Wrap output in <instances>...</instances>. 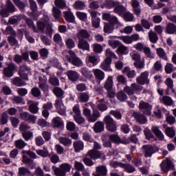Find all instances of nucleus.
<instances>
[{
	"instance_id": "39448f33",
	"label": "nucleus",
	"mask_w": 176,
	"mask_h": 176,
	"mask_svg": "<svg viewBox=\"0 0 176 176\" xmlns=\"http://www.w3.org/2000/svg\"><path fill=\"white\" fill-rule=\"evenodd\" d=\"M103 122L104 124H106V128L108 131L115 133L117 129L116 122L113 118H112V117H111V116H106L103 119Z\"/></svg>"
},
{
	"instance_id": "f3484780",
	"label": "nucleus",
	"mask_w": 176,
	"mask_h": 176,
	"mask_svg": "<svg viewBox=\"0 0 176 176\" xmlns=\"http://www.w3.org/2000/svg\"><path fill=\"white\" fill-rule=\"evenodd\" d=\"M49 21H50V19L49 16H45L43 21L37 22L38 29L36 30H38V32H39V31H41V32H43L46 25H49Z\"/></svg>"
},
{
	"instance_id": "b1692460",
	"label": "nucleus",
	"mask_w": 176,
	"mask_h": 176,
	"mask_svg": "<svg viewBox=\"0 0 176 176\" xmlns=\"http://www.w3.org/2000/svg\"><path fill=\"white\" fill-rule=\"evenodd\" d=\"M151 131L153 133V134H155L157 138L159 139L160 141H163V140H164V135L163 134V132L160 131L159 126H152Z\"/></svg>"
},
{
	"instance_id": "4c0bfd02",
	"label": "nucleus",
	"mask_w": 176,
	"mask_h": 176,
	"mask_svg": "<svg viewBox=\"0 0 176 176\" xmlns=\"http://www.w3.org/2000/svg\"><path fill=\"white\" fill-rule=\"evenodd\" d=\"M166 34H169L170 35L175 34L176 25L173 23H168L166 27Z\"/></svg>"
},
{
	"instance_id": "a211bd4d",
	"label": "nucleus",
	"mask_w": 176,
	"mask_h": 176,
	"mask_svg": "<svg viewBox=\"0 0 176 176\" xmlns=\"http://www.w3.org/2000/svg\"><path fill=\"white\" fill-rule=\"evenodd\" d=\"M111 64H112V60L109 58H105L100 65V68L105 72H112V69L111 68Z\"/></svg>"
},
{
	"instance_id": "6e6552de",
	"label": "nucleus",
	"mask_w": 176,
	"mask_h": 176,
	"mask_svg": "<svg viewBox=\"0 0 176 176\" xmlns=\"http://www.w3.org/2000/svg\"><path fill=\"white\" fill-rule=\"evenodd\" d=\"M6 65L7 67L3 69V74L6 78H12L14 71H17V66L13 62H11Z\"/></svg>"
},
{
	"instance_id": "dca6fc26",
	"label": "nucleus",
	"mask_w": 176,
	"mask_h": 176,
	"mask_svg": "<svg viewBox=\"0 0 176 176\" xmlns=\"http://www.w3.org/2000/svg\"><path fill=\"white\" fill-rule=\"evenodd\" d=\"M102 20H105L106 21H109L110 24L113 25H116L120 24L118 18L115 16L111 15V14L105 13L102 14Z\"/></svg>"
},
{
	"instance_id": "6e6d98bb",
	"label": "nucleus",
	"mask_w": 176,
	"mask_h": 176,
	"mask_svg": "<svg viewBox=\"0 0 176 176\" xmlns=\"http://www.w3.org/2000/svg\"><path fill=\"white\" fill-rule=\"evenodd\" d=\"M49 157L51 163L53 164H57V163H60V157L57 154H50Z\"/></svg>"
},
{
	"instance_id": "bf43d9fd",
	"label": "nucleus",
	"mask_w": 176,
	"mask_h": 176,
	"mask_svg": "<svg viewBox=\"0 0 176 176\" xmlns=\"http://www.w3.org/2000/svg\"><path fill=\"white\" fill-rule=\"evenodd\" d=\"M117 99L119 101L124 102L127 100V94H125L124 91H120L117 94Z\"/></svg>"
},
{
	"instance_id": "13d9d810",
	"label": "nucleus",
	"mask_w": 176,
	"mask_h": 176,
	"mask_svg": "<svg viewBox=\"0 0 176 176\" xmlns=\"http://www.w3.org/2000/svg\"><path fill=\"white\" fill-rule=\"evenodd\" d=\"M37 155L41 156V157H49L50 156V153L47 149L45 150H36V151Z\"/></svg>"
},
{
	"instance_id": "58836bf2",
	"label": "nucleus",
	"mask_w": 176,
	"mask_h": 176,
	"mask_svg": "<svg viewBox=\"0 0 176 176\" xmlns=\"http://www.w3.org/2000/svg\"><path fill=\"white\" fill-rule=\"evenodd\" d=\"M104 122L101 121L96 122L94 126V130L95 133H101L104 131Z\"/></svg>"
},
{
	"instance_id": "69168bd1",
	"label": "nucleus",
	"mask_w": 176,
	"mask_h": 176,
	"mask_svg": "<svg viewBox=\"0 0 176 176\" xmlns=\"http://www.w3.org/2000/svg\"><path fill=\"white\" fill-rule=\"evenodd\" d=\"M113 25L111 23H104V32L106 34H111L113 31Z\"/></svg>"
},
{
	"instance_id": "c03bdc74",
	"label": "nucleus",
	"mask_w": 176,
	"mask_h": 176,
	"mask_svg": "<svg viewBox=\"0 0 176 176\" xmlns=\"http://www.w3.org/2000/svg\"><path fill=\"white\" fill-rule=\"evenodd\" d=\"M58 141L60 144L64 145V146H69V145L72 144V141L69 138L65 137L58 138Z\"/></svg>"
},
{
	"instance_id": "4d7b16f0",
	"label": "nucleus",
	"mask_w": 176,
	"mask_h": 176,
	"mask_svg": "<svg viewBox=\"0 0 176 176\" xmlns=\"http://www.w3.org/2000/svg\"><path fill=\"white\" fill-rule=\"evenodd\" d=\"M74 168L76 171H85V165L80 162H74Z\"/></svg>"
},
{
	"instance_id": "8fccbe9b",
	"label": "nucleus",
	"mask_w": 176,
	"mask_h": 176,
	"mask_svg": "<svg viewBox=\"0 0 176 176\" xmlns=\"http://www.w3.org/2000/svg\"><path fill=\"white\" fill-rule=\"evenodd\" d=\"M14 146L17 149H24V147L27 146V143L23 140H18L14 142Z\"/></svg>"
},
{
	"instance_id": "aec40b11",
	"label": "nucleus",
	"mask_w": 176,
	"mask_h": 176,
	"mask_svg": "<svg viewBox=\"0 0 176 176\" xmlns=\"http://www.w3.org/2000/svg\"><path fill=\"white\" fill-rule=\"evenodd\" d=\"M77 39H89L90 38V33L85 29H81L76 34Z\"/></svg>"
},
{
	"instance_id": "f704fd0d",
	"label": "nucleus",
	"mask_w": 176,
	"mask_h": 176,
	"mask_svg": "<svg viewBox=\"0 0 176 176\" xmlns=\"http://www.w3.org/2000/svg\"><path fill=\"white\" fill-rule=\"evenodd\" d=\"M12 83L14 86H16L17 87H21L23 86H25V81L23 80L20 77H14L12 80Z\"/></svg>"
},
{
	"instance_id": "c85d7f7f",
	"label": "nucleus",
	"mask_w": 176,
	"mask_h": 176,
	"mask_svg": "<svg viewBox=\"0 0 176 176\" xmlns=\"http://www.w3.org/2000/svg\"><path fill=\"white\" fill-rule=\"evenodd\" d=\"M67 76L72 82H76L79 79V74L74 70L67 71Z\"/></svg>"
},
{
	"instance_id": "79ce46f5",
	"label": "nucleus",
	"mask_w": 176,
	"mask_h": 176,
	"mask_svg": "<svg viewBox=\"0 0 176 176\" xmlns=\"http://www.w3.org/2000/svg\"><path fill=\"white\" fill-rule=\"evenodd\" d=\"M148 38L151 43H157V41H159V37L157 36V34L154 32L152 30H150V32H148Z\"/></svg>"
},
{
	"instance_id": "9b49d317",
	"label": "nucleus",
	"mask_w": 176,
	"mask_h": 176,
	"mask_svg": "<svg viewBox=\"0 0 176 176\" xmlns=\"http://www.w3.org/2000/svg\"><path fill=\"white\" fill-rule=\"evenodd\" d=\"M149 72L144 71L140 74V75L136 78V82L138 85H149Z\"/></svg>"
},
{
	"instance_id": "49530a36",
	"label": "nucleus",
	"mask_w": 176,
	"mask_h": 176,
	"mask_svg": "<svg viewBox=\"0 0 176 176\" xmlns=\"http://www.w3.org/2000/svg\"><path fill=\"white\" fill-rule=\"evenodd\" d=\"M73 7L76 10H83L85 8H86V5L85 4V2L81 1H77L74 3L73 5Z\"/></svg>"
},
{
	"instance_id": "e2e57ef3",
	"label": "nucleus",
	"mask_w": 176,
	"mask_h": 176,
	"mask_svg": "<svg viewBox=\"0 0 176 176\" xmlns=\"http://www.w3.org/2000/svg\"><path fill=\"white\" fill-rule=\"evenodd\" d=\"M52 14L54 19L57 20L59 17H61V10H60L57 7H53Z\"/></svg>"
},
{
	"instance_id": "774afa93",
	"label": "nucleus",
	"mask_w": 176,
	"mask_h": 176,
	"mask_svg": "<svg viewBox=\"0 0 176 176\" xmlns=\"http://www.w3.org/2000/svg\"><path fill=\"white\" fill-rule=\"evenodd\" d=\"M92 47H93V51L95 53H102V45H101L98 43L93 44Z\"/></svg>"
},
{
	"instance_id": "1a4fd4ad",
	"label": "nucleus",
	"mask_w": 176,
	"mask_h": 176,
	"mask_svg": "<svg viewBox=\"0 0 176 176\" xmlns=\"http://www.w3.org/2000/svg\"><path fill=\"white\" fill-rule=\"evenodd\" d=\"M152 105L149 104V102H146L145 101H140L139 104V109L144 113V115H146V116H151L152 114Z\"/></svg>"
},
{
	"instance_id": "052dcab7",
	"label": "nucleus",
	"mask_w": 176,
	"mask_h": 176,
	"mask_svg": "<svg viewBox=\"0 0 176 176\" xmlns=\"http://www.w3.org/2000/svg\"><path fill=\"white\" fill-rule=\"evenodd\" d=\"M29 111L31 113H38L39 108L38 107V103L33 102L29 106Z\"/></svg>"
},
{
	"instance_id": "3c124183",
	"label": "nucleus",
	"mask_w": 176,
	"mask_h": 176,
	"mask_svg": "<svg viewBox=\"0 0 176 176\" xmlns=\"http://www.w3.org/2000/svg\"><path fill=\"white\" fill-rule=\"evenodd\" d=\"M109 140L113 144H120L122 142V139L118 135L112 134L109 136Z\"/></svg>"
},
{
	"instance_id": "bb28decb",
	"label": "nucleus",
	"mask_w": 176,
	"mask_h": 176,
	"mask_svg": "<svg viewBox=\"0 0 176 176\" xmlns=\"http://www.w3.org/2000/svg\"><path fill=\"white\" fill-rule=\"evenodd\" d=\"M92 72L96 79H98V80H100V81L104 80L105 78V73H104L102 70L100 69H94Z\"/></svg>"
},
{
	"instance_id": "09e8293b",
	"label": "nucleus",
	"mask_w": 176,
	"mask_h": 176,
	"mask_svg": "<svg viewBox=\"0 0 176 176\" xmlns=\"http://www.w3.org/2000/svg\"><path fill=\"white\" fill-rule=\"evenodd\" d=\"M165 134L169 138H174L175 137V129H174V127H167L165 130Z\"/></svg>"
},
{
	"instance_id": "7ed1b4c3",
	"label": "nucleus",
	"mask_w": 176,
	"mask_h": 176,
	"mask_svg": "<svg viewBox=\"0 0 176 176\" xmlns=\"http://www.w3.org/2000/svg\"><path fill=\"white\" fill-rule=\"evenodd\" d=\"M134 49L138 52H143L147 58H155V54L152 53L151 47H146L143 43L139 42L133 45Z\"/></svg>"
},
{
	"instance_id": "37998d69",
	"label": "nucleus",
	"mask_w": 176,
	"mask_h": 176,
	"mask_svg": "<svg viewBox=\"0 0 176 176\" xmlns=\"http://www.w3.org/2000/svg\"><path fill=\"white\" fill-rule=\"evenodd\" d=\"M6 10L10 13H14V12L17 11V8H16V6L12 3L10 0H7L6 2Z\"/></svg>"
},
{
	"instance_id": "0eeeda50",
	"label": "nucleus",
	"mask_w": 176,
	"mask_h": 176,
	"mask_svg": "<svg viewBox=\"0 0 176 176\" xmlns=\"http://www.w3.org/2000/svg\"><path fill=\"white\" fill-rule=\"evenodd\" d=\"M144 157H152V155L159 152V147L151 144L144 145L142 147Z\"/></svg>"
},
{
	"instance_id": "e433bc0d",
	"label": "nucleus",
	"mask_w": 176,
	"mask_h": 176,
	"mask_svg": "<svg viewBox=\"0 0 176 176\" xmlns=\"http://www.w3.org/2000/svg\"><path fill=\"white\" fill-rule=\"evenodd\" d=\"M80 74L86 78L87 79H91L93 78V74H91V71L89 70L87 67H82L80 69Z\"/></svg>"
},
{
	"instance_id": "412c9836",
	"label": "nucleus",
	"mask_w": 176,
	"mask_h": 176,
	"mask_svg": "<svg viewBox=\"0 0 176 176\" xmlns=\"http://www.w3.org/2000/svg\"><path fill=\"white\" fill-rule=\"evenodd\" d=\"M142 2V0H132L131 6L133 9V13L136 16L141 14V8H140V2Z\"/></svg>"
},
{
	"instance_id": "20e7f679",
	"label": "nucleus",
	"mask_w": 176,
	"mask_h": 176,
	"mask_svg": "<svg viewBox=\"0 0 176 176\" xmlns=\"http://www.w3.org/2000/svg\"><path fill=\"white\" fill-rule=\"evenodd\" d=\"M123 91L128 96H134L142 91V87L135 82L131 84V86L126 85L124 87Z\"/></svg>"
},
{
	"instance_id": "ea45409f",
	"label": "nucleus",
	"mask_w": 176,
	"mask_h": 176,
	"mask_svg": "<svg viewBox=\"0 0 176 176\" xmlns=\"http://www.w3.org/2000/svg\"><path fill=\"white\" fill-rule=\"evenodd\" d=\"M117 54L119 56L129 54V47L124 46V45H120L117 49Z\"/></svg>"
},
{
	"instance_id": "393cba45",
	"label": "nucleus",
	"mask_w": 176,
	"mask_h": 176,
	"mask_svg": "<svg viewBox=\"0 0 176 176\" xmlns=\"http://www.w3.org/2000/svg\"><path fill=\"white\" fill-rule=\"evenodd\" d=\"M86 63L88 67H95V65L98 64V62L97 61V56L91 55L87 56L86 58Z\"/></svg>"
},
{
	"instance_id": "680f3d73",
	"label": "nucleus",
	"mask_w": 176,
	"mask_h": 176,
	"mask_svg": "<svg viewBox=\"0 0 176 176\" xmlns=\"http://www.w3.org/2000/svg\"><path fill=\"white\" fill-rule=\"evenodd\" d=\"M123 18L125 21H133L134 20V14L131 13L130 12H126L123 14Z\"/></svg>"
},
{
	"instance_id": "72a5a7b5",
	"label": "nucleus",
	"mask_w": 176,
	"mask_h": 176,
	"mask_svg": "<svg viewBox=\"0 0 176 176\" xmlns=\"http://www.w3.org/2000/svg\"><path fill=\"white\" fill-rule=\"evenodd\" d=\"M52 93L56 97V98H64V90L59 87H55L52 89Z\"/></svg>"
},
{
	"instance_id": "cd10ccee",
	"label": "nucleus",
	"mask_w": 176,
	"mask_h": 176,
	"mask_svg": "<svg viewBox=\"0 0 176 176\" xmlns=\"http://www.w3.org/2000/svg\"><path fill=\"white\" fill-rule=\"evenodd\" d=\"M96 175L100 176H107L108 174V169H107V166L104 165L96 166Z\"/></svg>"
},
{
	"instance_id": "ddd939ff",
	"label": "nucleus",
	"mask_w": 176,
	"mask_h": 176,
	"mask_svg": "<svg viewBox=\"0 0 176 176\" xmlns=\"http://www.w3.org/2000/svg\"><path fill=\"white\" fill-rule=\"evenodd\" d=\"M19 116L22 120L28 122L29 123H35L36 122L37 117L30 114L28 112H22L19 113Z\"/></svg>"
},
{
	"instance_id": "5701e85b",
	"label": "nucleus",
	"mask_w": 176,
	"mask_h": 176,
	"mask_svg": "<svg viewBox=\"0 0 176 176\" xmlns=\"http://www.w3.org/2000/svg\"><path fill=\"white\" fill-rule=\"evenodd\" d=\"M122 74L126 75L129 79H133L137 76V73L135 70L130 69L129 67H125L122 70Z\"/></svg>"
},
{
	"instance_id": "4be33fe9",
	"label": "nucleus",
	"mask_w": 176,
	"mask_h": 176,
	"mask_svg": "<svg viewBox=\"0 0 176 176\" xmlns=\"http://www.w3.org/2000/svg\"><path fill=\"white\" fill-rule=\"evenodd\" d=\"M100 116H101L100 111L97 109H93L92 113L89 115L87 120L91 123H94V122H97V120Z\"/></svg>"
},
{
	"instance_id": "a878e982",
	"label": "nucleus",
	"mask_w": 176,
	"mask_h": 176,
	"mask_svg": "<svg viewBox=\"0 0 176 176\" xmlns=\"http://www.w3.org/2000/svg\"><path fill=\"white\" fill-rule=\"evenodd\" d=\"M63 14L66 21H68V23H75V16H74V13L71 11V9L64 11Z\"/></svg>"
},
{
	"instance_id": "2f4dec72",
	"label": "nucleus",
	"mask_w": 176,
	"mask_h": 176,
	"mask_svg": "<svg viewBox=\"0 0 176 176\" xmlns=\"http://www.w3.org/2000/svg\"><path fill=\"white\" fill-rule=\"evenodd\" d=\"M52 124L54 127L56 129H60L64 126V121L60 117H55L52 119Z\"/></svg>"
},
{
	"instance_id": "a18cd8bd",
	"label": "nucleus",
	"mask_w": 176,
	"mask_h": 176,
	"mask_svg": "<svg viewBox=\"0 0 176 176\" xmlns=\"http://www.w3.org/2000/svg\"><path fill=\"white\" fill-rule=\"evenodd\" d=\"M12 1L14 2L15 6H16V8H18L21 12H25L24 10L25 8V4L24 2H23L21 0H12Z\"/></svg>"
},
{
	"instance_id": "603ef678",
	"label": "nucleus",
	"mask_w": 176,
	"mask_h": 176,
	"mask_svg": "<svg viewBox=\"0 0 176 176\" xmlns=\"http://www.w3.org/2000/svg\"><path fill=\"white\" fill-rule=\"evenodd\" d=\"M144 135H145L146 138L148 141H156V138L155 137L153 133H152L151 130H145L144 131Z\"/></svg>"
},
{
	"instance_id": "864d4df0",
	"label": "nucleus",
	"mask_w": 176,
	"mask_h": 176,
	"mask_svg": "<svg viewBox=\"0 0 176 176\" xmlns=\"http://www.w3.org/2000/svg\"><path fill=\"white\" fill-rule=\"evenodd\" d=\"M105 56L107 57L106 58H108L109 60H112V58H118L116 54H115V53L112 52V50L109 48L106 50Z\"/></svg>"
},
{
	"instance_id": "473e14b6",
	"label": "nucleus",
	"mask_w": 176,
	"mask_h": 176,
	"mask_svg": "<svg viewBox=\"0 0 176 176\" xmlns=\"http://www.w3.org/2000/svg\"><path fill=\"white\" fill-rule=\"evenodd\" d=\"M156 54L157 56H158L160 58H162L165 61H167L168 60V58H167V54L166 53V51L164 50V49L162 47L156 49Z\"/></svg>"
},
{
	"instance_id": "4468645a",
	"label": "nucleus",
	"mask_w": 176,
	"mask_h": 176,
	"mask_svg": "<svg viewBox=\"0 0 176 176\" xmlns=\"http://www.w3.org/2000/svg\"><path fill=\"white\" fill-rule=\"evenodd\" d=\"M86 156L90 157L92 160H97L101 159L104 156V153L98 150L91 149L87 153Z\"/></svg>"
},
{
	"instance_id": "6ab92c4d",
	"label": "nucleus",
	"mask_w": 176,
	"mask_h": 176,
	"mask_svg": "<svg viewBox=\"0 0 176 176\" xmlns=\"http://www.w3.org/2000/svg\"><path fill=\"white\" fill-rule=\"evenodd\" d=\"M77 47L81 50H87V52H90V44L86 41V39H78Z\"/></svg>"
},
{
	"instance_id": "f03ea898",
	"label": "nucleus",
	"mask_w": 176,
	"mask_h": 176,
	"mask_svg": "<svg viewBox=\"0 0 176 176\" xmlns=\"http://www.w3.org/2000/svg\"><path fill=\"white\" fill-rule=\"evenodd\" d=\"M160 167L162 171V174H168V171H174L175 170V164L173 159L166 157L162 160L160 164Z\"/></svg>"
},
{
	"instance_id": "0e129e2a",
	"label": "nucleus",
	"mask_w": 176,
	"mask_h": 176,
	"mask_svg": "<svg viewBox=\"0 0 176 176\" xmlns=\"http://www.w3.org/2000/svg\"><path fill=\"white\" fill-rule=\"evenodd\" d=\"M82 162L85 166H87V167H91V166H94V162H93V159L88 157H85L82 159Z\"/></svg>"
},
{
	"instance_id": "7c9ffc66",
	"label": "nucleus",
	"mask_w": 176,
	"mask_h": 176,
	"mask_svg": "<svg viewBox=\"0 0 176 176\" xmlns=\"http://www.w3.org/2000/svg\"><path fill=\"white\" fill-rule=\"evenodd\" d=\"M73 146L74 148V151L78 153L80 151H83L85 148V144L82 142V140H78L74 142Z\"/></svg>"
},
{
	"instance_id": "9d476101",
	"label": "nucleus",
	"mask_w": 176,
	"mask_h": 176,
	"mask_svg": "<svg viewBox=\"0 0 176 176\" xmlns=\"http://www.w3.org/2000/svg\"><path fill=\"white\" fill-rule=\"evenodd\" d=\"M63 98H57L55 100L54 107L59 115L64 116L67 112L65 107L64 106V102H63Z\"/></svg>"
},
{
	"instance_id": "f257e3e1",
	"label": "nucleus",
	"mask_w": 176,
	"mask_h": 176,
	"mask_svg": "<svg viewBox=\"0 0 176 176\" xmlns=\"http://www.w3.org/2000/svg\"><path fill=\"white\" fill-rule=\"evenodd\" d=\"M72 168V165L69 163H63L59 167L53 166L52 169L55 176H67V173H69Z\"/></svg>"
},
{
	"instance_id": "de8ad7c7",
	"label": "nucleus",
	"mask_w": 176,
	"mask_h": 176,
	"mask_svg": "<svg viewBox=\"0 0 176 176\" xmlns=\"http://www.w3.org/2000/svg\"><path fill=\"white\" fill-rule=\"evenodd\" d=\"M133 65L137 68V69H144V68H145V60L140 59L136 60L133 63Z\"/></svg>"
},
{
	"instance_id": "2eb2a0df",
	"label": "nucleus",
	"mask_w": 176,
	"mask_h": 176,
	"mask_svg": "<svg viewBox=\"0 0 176 176\" xmlns=\"http://www.w3.org/2000/svg\"><path fill=\"white\" fill-rule=\"evenodd\" d=\"M38 87L42 91H47L49 85H47V78L45 76H42L38 78Z\"/></svg>"
},
{
	"instance_id": "423d86ee",
	"label": "nucleus",
	"mask_w": 176,
	"mask_h": 176,
	"mask_svg": "<svg viewBox=\"0 0 176 176\" xmlns=\"http://www.w3.org/2000/svg\"><path fill=\"white\" fill-rule=\"evenodd\" d=\"M69 56H67V60L69 63H71L72 65H75V67H82V65H83V62H82V60H80L79 57L76 56L75 52L69 50Z\"/></svg>"
},
{
	"instance_id": "338daca9",
	"label": "nucleus",
	"mask_w": 176,
	"mask_h": 176,
	"mask_svg": "<svg viewBox=\"0 0 176 176\" xmlns=\"http://www.w3.org/2000/svg\"><path fill=\"white\" fill-rule=\"evenodd\" d=\"M54 3L57 8L64 9L67 6V3L64 0H55Z\"/></svg>"
},
{
	"instance_id": "f8f14e48",
	"label": "nucleus",
	"mask_w": 176,
	"mask_h": 176,
	"mask_svg": "<svg viewBox=\"0 0 176 176\" xmlns=\"http://www.w3.org/2000/svg\"><path fill=\"white\" fill-rule=\"evenodd\" d=\"M18 74L22 79L28 80V74H31V68L25 64L21 65L19 66Z\"/></svg>"
},
{
	"instance_id": "5fc2aeb1",
	"label": "nucleus",
	"mask_w": 176,
	"mask_h": 176,
	"mask_svg": "<svg viewBox=\"0 0 176 176\" xmlns=\"http://www.w3.org/2000/svg\"><path fill=\"white\" fill-rule=\"evenodd\" d=\"M90 96H89V92H82L80 94L79 100L81 102H87Z\"/></svg>"
},
{
	"instance_id": "a19ab883",
	"label": "nucleus",
	"mask_w": 176,
	"mask_h": 176,
	"mask_svg": "<svg viewBox=\"0 0 176 176\" xmlns=\"http://www.w3.org/2000/svg\"><path fill=\"white\" fill-rule=\"evenodd\" d=\"M31 175V171L25 167L19 168L18 176H29Z\"/></svg>"
},
{
	"instance_id": "c756f323",
	"label": "nucleus",
	"mask_w": 176,
	"mask_h": 176,
	"mask_svg": "<svg viewBox=\"0 0 176 176\" xmlns=\"http://www.w3.org/2000/svg\"><path fill=\"white\" fill-rule=\"evenodd\" d=\"M105 90H112L113 89V76H109L104 84Z\"/></svg>"
},
{
	"instance_id": "c9c22d12",
	"label": "nucleus",
	"mask_w": 176,
	"mask_h": 176,
	"mask_svg": "<svg viewBox=\"0 0 176 176\" xmlns=\"http://www.w3.org/2000/svg\"><path fill=\"white\" fill-rule=\"evenodd\" d=\"M133 116L138 123L140 124H145L146 122V117H145V116L140 113H134Z\"/></svg>"
}]
</instances>
